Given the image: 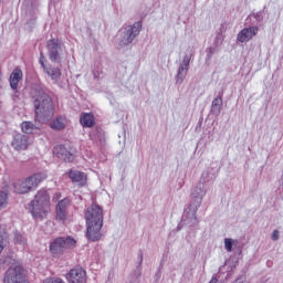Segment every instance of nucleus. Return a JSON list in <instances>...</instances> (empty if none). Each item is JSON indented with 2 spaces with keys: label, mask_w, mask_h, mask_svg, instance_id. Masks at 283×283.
I'll return each instance as SVG.
<instances>
[{
  "label": "nucleus",
  "mask_w": 283,
  "mask_h": 283,
  "mask_svg": "<svg viewBox=\"0 0 283 283\" xmlns=\"http://www.w3.org/2000/svg\"><path fill=\"white\" fill-rule=\"evenodd\" d=\"M200 127H202V120H199L198 126L195 128V132H200Z\"/></svg>",
  "instance_id": "nucleus-38"
},
{
  "label": "nucleus",
  "mask_w": 283,
  "mask_h": 283,
  "mask_svg": "<svg viewBox=\"0 0 283 283\" xmlns=\"http://www.w3.org/2000/svg\"><path fill=\"white\" fill-rule=\"evenodd\" d=\"M80 123L82 127H94L96 124L92 113H83L80 117Z\"/></svg>",
  "instance_id": "nucleus-20"
},
{
  "label": "nucleus",
  "mask_w": 283,
  "mask_h": 283,
  "mask_svg": "<svg viewBox=\"0 0 283 283\" xmlns=\"http://www.w3.org/2000/svg\"><path fill=\"white\" fill-rule=\"evenodd\" d=\"M272 240H273L274 242H277V240H280V231H279V230H274V231L272 232Z\"/></svg>",
  "instance_id": "nucleus-35"
},
{
  "label": "nucleus",
  "mask_w": 283,
  "mask_h": 283,
  "mask_svg": "<svg viewBox=\"0 0 283 283\" xmlns=\"http://www.w3.org/2000/svg\"><path fill=\"white\" fill-rule=\"evenodd\" d=\"M13 242H14L15 244H25V238H23V237L21 235V233L15 232V233H14Z\"/></svg>",
  "instance_id": "nucleus-31"
},
{
  "label": "nucleus",
  "mask_w": 283,
  "mask_h": 283,
  "mask_svg": "<svg viewBox=\"0 0 283 283\" xmlns=\"http://www.w3.org/2000/svg\"><path fill=\"white\" fill-rule=\"evenodd\" d=\"M8 205V193L0 191V209H3Z\"/></svg>",
  "instance_id": "nucleus-29"
},
{
  "label": "nucleus",
  "mask_w": 283,
  "mask_h": 283,
  "mask_svg": "<svg viewBox=\"0 0 283 283\" xmlns=\"http://www.w3.org/2000/svg\"><path fill=\"white\" fill-rule=\"evenodd\" d=\"M66 124L67 120L65 117L60 115L50 123V127L51 129H54V132H62V129H65Z\"/></svg>",
  "instance_id": "nucleus-19"
},
{
  "label": "nucleus",
  "mask_w": 283,
  "mask_h": 283,
  "mask_svg": "<svg viewBox=\"0 0 283 283\" xmlns=\"http://www.w3.org/2000/svg\"><path fill=\"white\" fill-rule=\"evenodd\" d=\"M86 220V238L90 242H98L103 238V207L98 203L91 205L84 214Z\"/></svg>",
  "instance_id": "nucleus-2"
},
{
  "label": "nucleus",
  "mask_w": 283,
  "mask_h": 283,
  "mask_svg": "<svg viewBox=\"0 0 283 283\" xmlns=\"http://www.w3.org/2000/svg\"><path fill=\"white\" fill-rule=\"evenodd\" d=\"M67 218V210L56 208V220H65Z\"/></svg>",
  "instance_id": "nucleus-28"
},
{
  "label": "nucleus",
  "mask_w": 283,
  "mask_h": 283,
  "mask_svg": "<svg viewBox=\"0 0 283 283\" xmlns=\"http://www.w3.org/2000/svg\"><path fill=\"white\" fill-rule=\"evenodd\" d=\"M40 65L43 67V70H45V67H48L45 65V55H43V53H40Z\"/></svg>",
  "instance_id": "nucleus-36"
},
{
  "label": "nucleus",
  "mask_w": 283,
  "mask_h": 283,
  "mask_svg": "<svg viewBox=\"0 0 283 283\" xmlns=\"http://www.w3.org/2000/svg\"><path fill=\"white\" fill-rule=\"evenodd\" d=\"M13 149H15L17 151H23L25 149H28V135L24 134H15L13 136V140L11 143Z\"/></svg>",
  "instance_id": "nucleus-15"
},
{
  "label": "nucleus",
  "mask_w": 283,
  "mask_h": 283,
  "mask_svg": "<svg viewBox=\"0 0 283 283\" xmlns=\"http://www.w3.org/2000/svg\"><path fill=\"white\" fill-rule=\"evenodd\" d=\"M21 78H23V72H21V70H14L10 76L11 88L17 90V87H19V81H21Z\"/></svg>",
  "instance_id": "nucleus-21"
},
{
  "label": "nucleus",
  "mask_w": 283,
  "mask_h": 283,
  "mask_svg": "<svg viewBox=\"0 0 283 283\" xmlns=\"http://www.w3.org/2000/svg\"><path fill=\"white\" fill-rule=\"evenodd\" d=\"M0 134H3V130L0 129Z\"/></svg>",
  "instance_id": "nucleus-40"
},
{
  "label": "nucleus",
  "mask_w": 283,
  "mask_h": 283,
  "mask_svg": "<svg viewBox=\"0 0 283 283\" xmlns=\"http://www.w3.org/2000/svg\"><path fill=\"white\" fill-rule=\"evenodd\" d=\"M232 283H249V281H247V276L241 275L237 280H234Z\"/></svg>",
  "instance_id": "nucleus-34"
},
{
  "label": "nucleus",
  "mask_w": 283,
  "mask_h": 283,
  "mask_svg": "<svg viewBox=\"0 0 283 283\" xmlns=\"http://www.w3.org/2000/svg\"><path fill=\"white\" fill-rule=\"evenodd\" d=\"M253 17L259 23H262V21H264V11L253 13Z\"/></svg>",
  "instance_id": "nucleus-33"
},
{
  "label": "nucleus",
  "mask_w": 283,
  "mask_h": 283,
  "mask_svg": "<svg viewBox=\"0 0 283 283\" xmlns=\"http://www.w3.org/2000/svg\"><path fill=\"white\" fill-rule=\"evenodd\" d=\"M238 244V240H233V239H224V249L226 251H228V253H231V251H233V245Z\"/></svg>",
  "instance_id": "nucleus-26"
},
{
  "label": "nucleus",
  "mask_w": 283,
  "mask_h": 283,
  "mask_svg": "<svg viewBox=\"0 0 283 283\" xmlns=\"http://www.w3.org/2000/svg\"><path fill=\"white\" fill-rule=\"evenodd\" d=\"M21 129L24 134H32L35 129H39V127L32 122H23L21 124Z\"/></svg>",
  "instance_id": "nucleus-25"
},
{
  "label": "nucleus",
  "mask_w": 283,
  "mask_h": 283,
  "mask_svg": "<svg viewBox=\"0 0 283 283\" xmlns=\"http://www.w3.org/2000/svg\"><path fill=\"white\" fill-rule=\"evenodd\" d=\"M76 247V240L72 237H59L51 242L49 249L53 258H61L65 251L74 249Z\"/></svg>",
  "instance_id": "nucleus-4"
},
{
  "label": "nucleus",
  "mask_w": 283,
  "mask_h": 283,
  "mask_svg": "<svg viewBox=\"0 0 283 283\" xmlns=\"http://www.w3.org/2000/svg\"><path fill=\"white\" fill-rule=\"evenodd\" d=\"M260 32L258 27H249L241 30L237 35V41L239 43H249L253 36H255Z\"/></svg>",
  "instance_id": "nucleus-13"
},
{
  "label": "nucleus",
  "mask_w": 283,
  "mask_h": 283,
  "mask_svg": "<svg viewBox=\"0 0 283 283\" xmlns=\"http://www.w3.org/2000/svg\"><path fill=\"white\" fill-rule=\"evenodd\" d=\"M53 154L56 158H60V160H64V163H72V160H74V149L70 146L57 145L54 147Z\"/></svg>",
  "instance_id": "nucleus-10"
},
{
  "label": "nucleus",
  "mask_w": 283,
  "mask_h": 283,
  "mask_svg": "<svg viewBox=\"0 0 283 283\" xmlns=\"http://www.w3.org/2000/svg\"><path fill=\"white\" fill-rule=\"evenodd\" d=\"M69 178H71L72 182H78L81 187L87 182V175L78 170H70Z\"/></svg>",
  "instance_id": "nucleus-17"
},
{
  "label": "nucleus",
  "mask_w": 283,
  "mask_h": 283,
  "mask_svg": "<svg viewBox=\"0 0 283 283\" xmlns=\"http://www.w3.org/2000/svg\"><path fill=\"white\" fill-rule=\"evenodd\" d=\"M19 261L17 259H14V256L12 255H7V256H2L0 259V271H6L7 266H12L15 263H18Z\"/></svg>",
  "instance_id": "nucleus-22"
},
{
  "label": "nucleus",
  "mask_w": 283,
  "mask_h": 283,
  "mask_svg": "<svg viewBox=\"0 0 283 283\" xmlns=\"http://www.w3.org/2000/svg\"><path fill=\"white\" fill-rule=\"evenodd\" d=\"M191 54H186L182 59V62L179 65L177 75H176V83L177 85H182L185 78H187V74L189 72L190 63H191Z\"/></svg>",
  "instance_id": "nucleus-11"
},
{
  "label": "nucleus",
  "mask_w": 283,
  "mask_h": 283,
  "mask_svg": "<svg viewBox=\"0 0 283 283\" xmlns=\"http://www.w3.org/2000/svg\"><path fill=\"white\" fill-rule=\"evenodd\" d=\"M224 96V92H220L218 94V96L216 98H213L212 103H211V114H213V116H220V114L222 113V97Z\"/></svg>",
  "instance_id": "nucleus-16"
},
{
  "label": "nucleus",
  "mask_w": 283,
  "mask_h": 283,
  "mask_svg": "<svg viewBox=\"0 0 283 283\" xmlns=\"http://www.w3.org/2000/svg\"><path fill=\"white\" fill-rule=\"evenodd\" d=\"M140 30H143V22L140 21H137L132 25H127L123 32L119 45L122 48H127V45H132V43H134V39H136V36L140 34Z\"/></svg>",
  "instance_id": "nucleus-7"
},
{
  "label": "nucleus",
  "mask_w": 283,
  "mask_h": 283,
  "mask_svg": "<svg viewBox=\"0 0 283 283\" xmlns=\"http://www.w3.org/2000/svg\"><path fill=\"white\" fill-rule=\"evenodd\" d=\"M198 209H200V206L193 202L185 209L181 220L186 227H196L198 224V217L196 216Z\"/></svg>",
  "instance_id": "nucleus-8"
},
{
  "label": "nucleus",
  "mask_w": 283,
  "mask_h": 283,
  "mask_svg": "<svg viewBox=\"0 0 283 283\" xmlns=\"http://www.w3.org/2000/svg\"><path fill=\"white\" fill-rule=\"evenodd\" d=\"M69 283H87V276L84 270L75 268L70 271L66 275Z\"/></svg>",
  "instance_id": "nucleus-12"
},
{
  "label": "nucleus",
  "mask_w": 283,
  "mask_h": 283,
  "mask_svg": "<svg viewBox=\"0 0 283 283\" xmlns=\"http://www.w3.org/2000/svg\"><path fill=\"white\" fill-rule=\"evenodd\" d=\"M2 283H30L25 277V269L21 262L11 265L3 274Z\"/></svg>",
  "instance_id": "nucleus-5"
},
{
  "label": "nucleus",
  "mask_w": 283,
  "mask_h": 283,
  "mask_svg": "<svg viewBox=\"0 0 283 283\" xmlns=\"http://www.w3.org/2000/svg\"><path fill=\"white\" fill-rule=\"evenodd\" d=\"M8 240V234L6 233L4 229L0 228V253L6 249V242Z\"/></svg>",
  "instance_id": "nucleus-27"
},
{
  "label": "nucleus",
  "mask_w": 283,
  "mask_h": 283,
  "mask_svg": "<svg viewBox=\"0 0 283 283\" xmlns=\"http://www.w3.org/2000/svg\"><path fill=\"white\" fill-rule=\"evenodd\" d=\"M48 207H50V195L48 190H40L34 200L31 201L29 211H31L33 218L43 220L48 213Z\"/></svg>",
  "instance_id": "nucleus-3"
},
{
  "label": "nucleus",
  "mask_w": 283,
  "mask_h": 283,
  "mask_svg": "<svg viewBox=\"0 0 283 283\" xmlns=\"http://www.w3.org/2000/svg\"><path fill=\"white\" fill-rule=\"evenodd\" d=\"M45 180V175L42 174H34L33 176L18 181L13 185L15 193H30L32 189H36L40 182Z\"/></svg>",
  "instance_id": "nucleus-6"
},
{
  "label": "nucleus",
  "mask_w": 283,
  "mask_h": 283,
  "mask_svg": "<svg viewBox=\"0 0 283 283\" xmlns=\"http://www.w3.org/2000/svg\"><path fill=\"white\" fill-rule=\"evenodd\" d=\"M216 178L217 176L214 175L213 169L210 168L201 174L199 182H201V185H213Z\"/></svg>",
  "instance_id": "nucleus-18"
},
{
  "label": "nucleus",
  "mask_w": 283,
  "mask_h": 283,
  "mask_svg": "<svg viewBox=\"0 0 283 283\" xmlns=\"http://www.w3.org/2000/svg\"><path fill=\"white\" fill-rule=\"evenodd\" d=\"M49 59L52 63L61 61V52H63L61 40L51 39L46 42Z\"/></svg>",
  "instance_id": "nucleus-9"
},
{
  "label": "nucleus",
  "mask_w": 283,
  "mask_h": 283,
  "mask_svg": "<svg viewBox=\"0 0 283 283\" xmlns=\"http://www.w3.org/2000/svg\"><path fill=\"white\" fill-rule=\"evenodd\" d=\"M70 205V199L67 198H64L62 199L61 201H59L57 206H56V209H62V210H65L67 211V206Z\"/></svg>",
  "instance_id": "nucleus-30"
},
{
  "label": "nucleus",
  "mask_w": 283,
  "mask_h": 283,
  "mask_svg": "<svg viewBox=\"0 0 283 283\" xmlns=\"http://www.w3.org/2000/svg\"><path fill=\"white\" fill-rule=\"evenodd\" d=\"M206 52H207L206 61L207 63H209V61H211V59H213V55L216 54V49L208 48Z\"/></svg>",
  "instance_id": "nucleus-32"
},
{
  "label": "nucleus",
  "mask_w": 283,
  "mask_h": 283,
  "mask_svg": "<svg viewBox=\"0 0 283 283\" xmlns=\"http://www.w3.org/2000/svg\"><path fill=\"white\" fill-rule=\"evenodd\" d=\"M44 72L50 76L52 81L57 83V81L61 78V69L57 67H44Z\"/></svg>",
  "instance_id": "nucleus-23"
},
{
  "label": "nucleus",
  "mask_w": 283,
  "mask_h": 283,
  "mask_svg": "<svg viewBox=\"0 0 283 283\" xmlns=\"http://www.w3.org/2000/svg\"><path fill=\"white\" fill-rule=\"evenodd\" d=\"M192 203L197 205V207L202 206V200L205 196H207V187L202 182H198L197 186L192 189Z\"/></svg>",
  "instance_id": "nucleus-14"
},
{
  "label": "nucleus",
  "mask_w": 283,
  "mask_h": 283,
  "mask_svg": "<svg viewBox=\"0 0 283 283\" xmlns=\"http://www.w3.org/2000/svg\"><path fill=\"white\" fill-rule=\"evenodd\" d=\"M29 96L33 105L35 120L42 124L50 123L55 112L52 95H50L43 86L34 84L30 90Z\"/></svg>",
  "instance_id": "nucleus-1"
},
{
  "label": "nucleus",
  "mask_w": 283,
  "mask_h": 283,
  "mask_svg": "<svg viewBox=\"0 0 283 283\" xmlns=\"http://www.w3.org/2000/svg\"><path fill=\"white\" fill-rule=\"evenodd\" d=\"M161 275H163V273L160 272V270H158V271L156 272V274H155V280H156V282H158V280H160Z\"/></svg>",
  "instance_id": "nucleus-37"
},
{
  "label": "nucleus",
  "mask_w": 283,
  "mask_h": 283,
  "mask_svg": "<svg viewBox=\"0 0 283 283\" xmlns=\"http://www.w3.org/2000/svg\"><path fill=\"white\" fill-rule=\"evenodd\" d=\"M137 259H138V265L135 272V277H133V280H138V277L143 275V250L138 251Z\"/></svg>",
  "instance_id": "nucleus-24"
},
{
  "label": "nucleus",
  "mask_w": 283,
  "mask_h": 283,
  "mask_svg": "<svg viewBox=\"0 0 283 283\" xmlns=\"http://www.w3.org/2000/svg\"><path fill=\"white\" fill-rule=\"evenodd\" d=\"M1 78H2V77H1V73H0V87H1Z\"/></svg>",
  "instance_id": "nucleus-39"
}]
</instances>
